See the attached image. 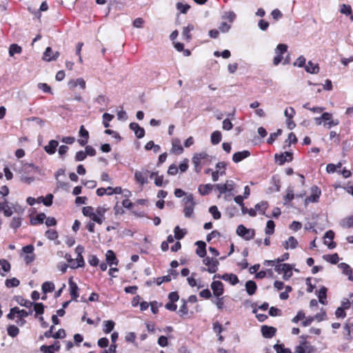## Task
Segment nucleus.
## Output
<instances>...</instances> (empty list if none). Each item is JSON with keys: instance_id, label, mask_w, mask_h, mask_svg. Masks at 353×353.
<instances>
[{"instance_id": "nucleus-1", "label": "nucleus", "mask_w": 353, "mask_h": 353, "mask_svg": "<svg viewBox=\"0 0 353 353\" xmlns=\"http://www.w3.org/2000/svg\"><path fill=\"white\" fill-rule=\"evenodd\" d=\"M307 336L302 335L300 338L302 341L300 344L295 348L296 353H313L315 351V348L306 341Z\"/></svg>"}, {"instance_id": "nucleus-2", "label": "nucleus", "mask_w": 353, "mask_h": 353, "mask_svg": "<svg viewBox=\"0 0 353 353\" xmlns=\"http://www.w3.org/2000/svg\"><path fill=\"white\" fill-rule=\"evenodd\" d=\"M274 270L278 274H283V279L288 280L292 276V266L289 263L275 265Z\"/></svg>"}, {"instance_id": "nucleus-3", "label": "nucleus", "mask_w": 353, "mask_h": 353, "mask_svg": "<svg viewBox=\"0 0 353 353\" xmlns=\"http://www.w3.org/2000/svg\"><path fill=\"white\" fill-rule=\"evenodd\" d=\"M149 174L150 170L145 168L136 170L134 175V181L139 185L143 186L148 183Z\"/></svg>"}, {"instance_id": "nucleus-4", "label": "nucleus", "mask_w": 353, "mask_h": 353, "mask_svg": "<svg viewBox=\"0 0 353 353\" xmlns=\"http://www.w3.org/2000/svg\"><path fill=\"white\" fill-rule=\"evenodd\" d=\"M185 206L183 209L185 216L187 218H190L194 214V208L196 205V203L194 201V197L192 194H190L187 196L184 199Z\"/></svg>"}, {"instance_id": "nucleus-5", "label": "nucleus", "mask_w": 353, "mask_h": 353, "mask_svg": "<svg viewBox=\"0 0 353 353\" xmlns=\"http://www.w3.org/2000/svg\"><path fill=\"white\" fill-rule=\"evenodd\" d=\"M203 263L208 266L206 270L209 273H215L218 270L219 262L217 259L206 256L203 259ZM203 270H205V268H203Z\"/></svg>"}, {"instance_id": "nucleus-6", "label": "nucleus", "mask_w": 353, "mask_h": 353, "mask_svg": "<svg viewBox=\"0 0 353 353\" xmlns=\"http://www.w3.org/2000/svg\"><path fill=\"white\" fill-rule=\"evenodd\" d=\"M236 234L244 238L245 240L249 241L254 239L255 232L254 230L246 228L243 225H239L236 228Z\"/></svg>"}, {"instance_id": "nucleus-7", "label": "nucleus", "mask_w": 353, "mask_h": 353, "mask_svg": "<svg viewBox=\"0 0 353 353\" xmlns=\"http://www.w3.org/2000/svg\"><path fill=\"white\" fill-rule=\"evenodd\" d=\"M287 50L288 46L285 44L280 43L276 46L275 50L276 55L273 59V64L274 65H277L281 62L283 59V54L287 52Z\"/></svg>"}, {"instance_id": "nucleus-8", "label": "nucleus", "mask_w": 353, "mask_h": 353, "mask_svg": "<svg viewBox=\"0 0 353 353\" xmlns=\"http://www.w3.org/2000/svg\"><path fill=\"white\" fill-rule=\"evenodd\" d=\"M321 194V190L320 188L316 185L312 186L311 188V194L305 198V203L308 204L310 203L318 202Z\"/></svg>"}, {"instance_id": "nucleus-9", "label": "nucleus", "mask_w": 353, "mask_h": 353, "mask_svg": "<svg viewBox=\"0 0 353 353\" xmlns=\"http://www.w3.org/2000/svg\"><path fill=\"white\" fill-rule=\"evenodd\" d=\"M208 155L205 152H201L198 154H195L192 157V163L195 167V170L196 172L200 170V165L202 163L203 160L208 159Z\"/></svg>"}, {"instance_id": "nucleus-10", "label": "nucleus", "mask_w": 353, "mask_h": 353, "mask_svg": "<svg viewBox=\"0 0 353 353\" xmlns=\"http://www.w3.org/2000/svg\"><path fill=\"white\" fill-rule=\"evenodd\" d=\"M211 288L213 292V294L216 297L221 296L224 292L223 284L220 281H214L211 283Z\"/></svg>"}, {"instance_id": "nucleus-11", "label": "nucleus", "mask_w": 353, "mask_h": 353, "mask_svg": "<svg viewBox=\"0 0 353 353\" xmlns=\"http://www.w3.org/2000/svg\"><path fill=\"white\" fill-rule=\"evenodd\" d=\"M261 332L264 338L271 339L275 336L276 332V328L272 326L264 325L261 326Z\"/></svg>"}, {"instance_id": "nucleus-12", "label": "nucleus", "mask_w": 353, "mask_h": 353, "mask_svg": "<svg viewBox=\"0 0 353 353\" xmlns=\"http://www.w3.org/2000/svg\"><path fill=\"white\" fill-rule=\"evenodd\" d=\"M292 160V153L290 152H285L281 154H275V161L279 165L284 164L286 161L289 162Z\"/></svg>"}, {"instance_id": "nucleus-13", "label": "nucleus", "mask_w": 353, "mask_h": 353, "mask_svg": "<svg viewBox=\"0 0 353 353\" xmlns=\"http://www.w3.org/2000/svg\"><path fill=\"white\" fill-rule=\"evenodd\" d=\"M334 238V232L332 230L326 232L324 235V243L327 245L330 249H333L336 245V243L333 241Z\"/></svg>"}, {"instance_id": "nucleus-14", "label": "nucleus", "mask_w": 353, "mask_h": 353, "mask_svg": "<svg viewBox=\"0 0 353 353\" xmlns=\"http://www.w3.org/2000/svg\"><path fill=\"white\" fill-rule=\"evenodd\" d=\"M69 290L70 294L71 296V300L77 301L79 297V288L77 284L72 280V279H69Z\"/></svg>"}, {"instance_id": "nucleus-15", "label": "nucleus", "mask_w": 353, "mask_h": 353, "mask_svg": "<svg viewBox=\"0 0 353 353\" xmlns=\"http://www.w3.org/2000/svg\"><path fill=\"white\" fill-rule=\"evenodd\" d=\"M60 55L59 52H53L50 47L46 48L43 59L46 61H52L56 60Z\"/></svg>"}, {"instance_id": "nucleus-16", "label": "nucleus", "mask_w": 353, "mask_h": 353, "mask_svg": "<svg viewBox=\"0 0 353 353\" xmlns=\"http://www.w3.org/2000/svg\"><path fill=\"white\" fill-rule=\"evenodd\" d=\"M216 188L219 191L221 194H224L227 192H232L234 189L233 182L228 181L225 183H219L215 185Z\"/></svg>"}, {"instance_id": "nucleus-17", "label": "nucleus", "mask_w": 353, "mask_h": 353, "mask_svg": "<svg viewBox=\"0 0 353 353\" xmlns=\"http://www.w3.org/2000/svg\"><path fill=\"white\" fill-rule=\"evenodd\" d=\"M79 134V136L82 138V139L78 140L79 143L81 146L85 145L89 139L88 131L84 128L83 125H81L80 127Z\"/></svg>"}, {"instance_id": "nucleus-18", "label": "nucleus", "mask_w": 353, "mask_h": 353, "mask_svg": "<svg viewBox=\"0 0 353 353\" xmlns=\"http://www.w3.org/2000/svg\"><path fill=\"white\" fill-rule=\"evenodd\" d=\"M130 128L134 131L136 137L138 139H141L145 136V130L141 127L137 123H131L130 124Z\"/></svg>"}, {"instance_id": "nucleus-19", "label": "nucleus", "mask_w": 353, "mask_h": 353, "mask_svg": "<svg viewBox=\"0 0 353 353\" xmlns=\"http://www.w3.org/2000/svg\"><path fill=\"white\" fill-rule=\"evenodd\" d=\"M171 152L176 154H181L183 152V148L181 143L180 139L176 138L172 141Z\"/></svg>"}, {"instance_id": "nucleus-20", "label": "nucleus", "mask_w": 353, "mask_h": 353, "mask_svg": "<svg viewBox=\"0 0 353 353\" xmlns=\"http://www.w3.org/2000/svg\"><path fill=\"white\" fill-rule=\"evenodd\" d=\"M194 29V26L192 23H189L187 26L183 28L182 36L187 42H190L192 39V36L190 32Z\"/></svg>"}, {"instance_id": "nucleus-21", "label": "nucleus", "mask_w": 353, "mask_h": 353, "mask_svg": "<svg viewBox=\"0 0 353 353\" xmlns=\"http://www.w3.org/2000/svg\"><path fill=\"white\" fill-rule=\"evenodd\" d=\"M339 267L341 269L343 274L348 276V279L353 281V272L350 266L345 263H341Z\"/></svg>"}, {"instance_id": "nucleus-22", "label": "nucleus", "mask_w": 353, "mask_h": 353, "mask_svg": "<svg viewBox=\"0 0 353 353\" xmlns=\"http://www.w3.org/2000/svg\"><path fill=\"white\" fill-rule=\"evenodd\" d=\"M250 152L248 150L235 152L232 156V160L235 163H239L244 159L250 157Z\"/></svg>"}, {"instance_id": "nucleus-23", "label": "nucleus", "mask_w": 353, "mask_h": 353, "mask_svg": "<svg viewBox=\"0 0 353 353\" xmlns=\"http://www.w3.org/2000/svg\"><path fill=\"white\" fill-rule=\"evenodd\" d=\"M59 145V142L56 140H50L48 144L44 147V150L48 154H53L57 150Z\"/></svg>"}, {"instance_id": "nucleus-24", "label": "nucleus", "mask_w": 353, "mask_h": 353, "mask_svg": "<svg viewBox=\"0 0 353 353\" xmlns=\"http://www.w3.org/2000/svg\"><path fill=\"white\" fill-rule=\"evenodd\" d=\"M221 279H223L225 281H228L232 285H235L239 282L238 276L236 274H232V273L231 274L225 273V274H222Z\"/></svg>"}, {"instance_id": "nucleus-25", "label": "nucleus", "mask_w": 353, "mask_h": 353, "mask_svg": "<svg viewBox=\"0 0 353 353\" xmlns=\"http://www.w3.org/2000/svg\"><path fill=\"white\" fill-rule=\"evenodd\" d=\"M196 245H197V249L196 250V254L201 258L205 257L206 255L205 243L202 241H198L196 242Z\"/></svg>"}, {"instance_id": "nucleus-26", "label": "nucleus", "mask_w": 353, "mask_h": 353, "mask_svg": "<svg viewBox=\"0 0 353 353\" xmlns=\"http://www.w3.org/2000/svg\"><path fill=\"white\" fill-rule=\"evenodd\" d=\"M213 330L218 336V340L220 343L223 342L224 340V337L221 334V333L224 330L223 325L219 322L216 321L213 323Z\"/></svg>"}, {"instance_id": "nucleus-27", "label": "nucleus", "mask_w": 353, "mask_h": 353, "mask_svg": "<svg viewBox=\"0 0 353 353\" xmlns=\"http://www.w3.org/2000/svg\"><path fill=\"white\" fill-rule=\"evenodd\" d=\"M105 259H106L107 263L110 266L113 264L117 265L119 263V261L117 260V259L116 257L115 253L111 250H108V252H106Z\"/></svg>"}, {"instance_id": "nucleus-28", "label": "nucleus", "mask_w": 353, "mask_h": 353, "mask_svg": "<svg viewBox=\"0 0 353 353\" xmlns=\"http://www.w3.org/2000/svg\"><path fill=\"white\" fill-rule=\"evenodd\" d=\"M46 219V216L44 213L41 212L37 214L34 217H31L30 220V223L32 225H37L39 224H42L44 220Z\"/></svg>"}, {"instance_id": "nucleus-29", "label": "nucleus", "mask_w": 353, "mask_h": 353, "mask_svg": "<svg viewBox=\"0 0 353 353\" xmlns=\"http://www.w3.org/2000/svg\"><path fill=\"white\" fill-rule=\"evenodd\" d=\"M305 71L310 74H317L319 72V66L318 63H314L311 61L307 62L305 66Z\"/></svg>"}, {"instance_id": "nucleus-30", "label": "nucleus", "mask_w": 353, "mask_h": 353, "mask_svg": "<svg viewBox=\"0 0 353 353\" xmlns=\"http://www.w3.org/2000/svg\"><path fill=\"white\" fill-rule=\"evenodd\" d=\"M257 289L256 283L252 280H250L245 283V290L247 293L252 296L255 294Z\"/></svg>"}, {"instance_id": "nucleus-31", "label": "nucleus", "mask_w": 353, "mask_h": 353, "mask_svg": "<svg viewBox=\"0 0 353 353\" xmlns=\"http://www.w3.org/2000/svg\"><path fill=\"white\" fill-rule=\"evenodd\" d=\"M298 245L297 240L294 236H290L287 241L283 243L285 249L288 250L289 248L294 249Z\"/></svg>"}, {"instance_id": "nucleus-32", "label": "nucleus", "mask_w": 353, "mask_h": 353, "mask_svg": "<svg viewBox=\"0 0 353 353\" xmlns=\"http://www.w3.org/2000/svg\"><path fill=\"white\" fill-rule=\"evenodd\" d=\"M213 185L210 183L200 185L198 188V191L200 194L204 196L208 195L213 189Z\"/></svg>"}, {"instance_id": "nucleus-33", "label": "nucleus", "mask_w": 353, "mask_h": 353, "mask_svg": "<svg viewBox=\"0 0 353 353\" xmlns=\"http://www.w3.org/2000/svg\"><path fill=\"white\" fill-rule=\"evenodd\" d=\"M340 225L343 228H353V215L348 216L341 221Z\"/></svg>"}, {"instance_id": "nucleus-34", "label": "nucleus", "mask_w": 353, "mask_h": 353, "mask_svg": "<svg viewBox=\"0 0 353 353\" xmlns=\"http://www.w3.org/2000/svg\"><path fill=\"white\" fill-rule=\"evenodd\" d=\"M103 331L105 334L110 333L114 328L115 323L112 320L104 321Z\"/></svg>"}, {"instance_id": "nucleus-35", "label": "nucleus", "mask_w": 353, "mask_h": 353, "mask_svg": "<svg viewBox=\"0 0 353 353\" xmlns=\"http://www.w3.org/2000/svg\"><path fill=\"white\" fill-rule=\"evenodd\" d=\"M68 85L70 88H75L79 85L83 90L85 89V81L82 78L77 79L76 80H71L69 81Z\"/></svg>"}, {"instance_id": "nucleus-36", "label": "nucleus", "mask_w": 353, "mask_h": 353, "mask_svg": "<svg viewBox=\"0 0 353 353\" xmlns=\"http://www.w3.org/2000/svg\"><path fill=\"white\" fill-rule=\"evenodd\" d=\"M323 258L324 260L332 264H336L339 261V257L337 253L325 254L323 256Z\"/></svg>"}, {"instance_id": "nucleus-37", "label": "nucleus", "mask_w": 353, "mask_h": 353, "mask_svg": "<svg viewBox=\"0 0 353 353\" xmlns=\"http://www.w3.org/2000/svg\"><path fill=\"white\" fill-rule=\"evenodd\" d=\"M327 288L324 286L321 288L318 293L319 301L321 304H326Z\"/></svg>"}, {"instance_id": "nucleus-38", "label": "nucleus", "mask_w": 353, "mask_h": 353, "mask_svg": "<svg viewBox=\"0 0 353 353\" xmlns=\"http://www.w3.org/2000/svg\"><path fill=\"white\" fill-rule=\"evenodd\" d=\"M16 301L21 306H24L27 308H30L32 305H33V303L31 302L29 300H27V299H25L23 297L21 296H16Z\"/></svg>"}, {"instance_id": "nucleus-39", "label": "nucleus", "mask_w": 353, "mask_h": 353, "mask_svg": "<svg viewBox=\"0 0 353 353\" xmlns=\"http://www.w3.org/2000/svg\"><path fill=\"white\" fill-rule=\"evenodd\" d=\"M221 133L220 131H214L211 134V143L212 145H217L221 141Z\"/></svg>"}, {"instance_id": "nucleus-40", "label": "nucleus", "mask_w": 353, "mask_h": 353, "mask_svg": "<svg viewBox=\"0 0 353 353\" xmlns=\"http://www.w3.org/2000/svg\"><path fill=\"white\" fill-rule=\"evenodd\" d=\"M41 288L45 294L52 292L54 290V284L51 281H46L42 284Z\"/></svg>"}, {"instance_id": "nucleus-41", "label": "nucleus", "mask_w": 353, "mask_h": 353, "mask_svg": "<svg viewBox=\"0 0 353 353\" xmlns=\"http://www.w3.org/2000/svg\"><path fill=\"white\" fill-rule=\"evenodd\" d=\"M22 52V48L16 43H12L9 47V54L13 57L15 54H20Z\"/></svg>"}, {"instance_id": "nucleus-42", "label": "nucleus", "mask_w": 353, "mask_h": 353, "mask_svg": "<svg viewBox=\"0 0 353 353\" xmlns=\"http://www.w3.org/2000/svg\"><path fill=\"white\" fill-rule=\"evenodd\" d=\"M53 195L48 194L45 198L40 196L38 198L39 202H42L46 206H50L52 204Z\"/></svg>"}, {"instance_id": "nucleus-43", "label": "nucleus", "mask_w": 353, "mask_h": 353, "mask_svg": "<svg viewBox=\"0 0 353 353\" xmlns=\"http://www.w3.org/2000/svg\"><path fill=\"white\" fill-rule=\"evenodd\" d=\"M268 208V201H261L255 205L256 210L259 211V212L261 214H265V210Z\"/></svg>"}, {"instance_id": "nucleus-44", "label": "nucleus", "mask_w": 353, "mask_h": 353, "mask_svg": "<svg viewBox=\"0 0 353 353\" xmlns=\"http://www.w3.org/2000/svg\"><path fill=\"white\" fill-rule=\"evenodd\" d=\"M32 311L30 310L29 312H27L25 310H20L17 307V319H19V321L23 320V323H26V321L24 320V318L28 316L30 314H32Z\"/></svg>"}, {"instance_id": "nucleus-45", "label": "nucleus", "mask_w": 353, "mask_h": 353, "mask_svg": "<svg viewBox=\"0 0 353 353\" xmlns=\"http://www.w3.org/2000/svg\"><path fill=\"white\" fill-rule=\"evenodd\" d=\"M174 238H176L177 240L182 239L186 234V231L185 230L180 229L179 225L174 228Z\"/></svg>"}, {"instance_id": "nucleus-46", "label": "nucleus", "mask_w": 353, "mask_h": 353, "mask_svg": "<svg viewBox=\"0 0 353 353\" xmlns=\"http://www.w3.org/2000/svg\"><path fill=\"white\" fill-rule=\"evenodd\" d=\"M85 265L84 259L82 256V254L77 255L76 259V262H74L73 264H71L72 268H78L83 267Z\"/></svg>"}, {"instance_id": "nucleus-47", "label": "nucleus", "mask_w": 353, "mask_h": 353, "mask_svg": "<svg viewBox=\"0 0 353 353\" xmlns=\"http://www.w3.org/2000/svg\"><path fill=\"white\" fill-rule=\"evenodd\" d=\"M8 334L11 337L17 336L19 333V329L14 325H10L7 328Z\"/></svg>"}, {"instance_id": "nucleus-48", "label": "nucleus", "mask_w": 353, "mask_h": 353, "mask_svg": "<svg viewBox=\"0 0 353 353\" xmlns=\"http://www.w3.org/2000/svg\"><path fill=\"white\" fill-rule=\"evenodd\" d=\"M5 284L7 288H14L19 285L20 281L17 278H12L6 279Z\"/></svg>"}, {"instance_id": "nucleus-49", "label": "nucleus", "mask_w": 353, "mask_h": 353, "mask_svg": "<svg viewBox=\"0 0 353 353\" xmlns=\"http://www.w3.org/2000/svg\"><path fill=\"white\" fill-rule=\"evenodd\" d=\"M21 225V219L20 217H13L10 224V228L16 230L19 228Z\"/></svg>"}, {"instance_id": "nucleus-50", "label": "nucleus", "mask_w": 353, "mask_h": 353, "mask_svg": "<svg viewBox=\"0 0 353 353\" xmlns=\"http://www.w3.org/2000/svg\"><path fill=\"white\" fill-rule=\"evenodd\" d=\"M286 192L287 194L284 196L285 204L290 203L294 199V194L292 188H288Z\"/></svg>"}, {"instance_id": "nucleus-51", "label": "nucleus", "mask_w": 353, "mask_h": 353, "mask_svg": "<svg viewBox=\"0 0 353 353\" xmlns=\"http://www.w3.org/2000/svg\"><path fill=\"white\" fill-rule=\"evenodd\" d=\"M209 212L212 214L213 218L216 220L221 219V214L219 211L216 205H212L209 208Z\"/></svg>"}, {"instance_id": "nucleus-52", "label": "nucleus", "mask_w": 353, "mask_h": 353, "mask_svg": "<svg viewBox=\"0 0 353 353\" xmlns=\"http://www.w3.org/2000/svg\"><path fill=\"white\" fill-rule=\"evenodd\" d=\"M275 223L272 220L268 221L266 223L265 233L272 235L274 232Z\"/></svg>"}, {"instance_id": "nucleus-53", "label": "nucleus", "mask_w": 353, "mask_h": 353, "mask_svg": "<svg viewBox=\"0 0 353 353\" xmlns=\"http://www.w3.org/2000/svg\"><path fill=\"white\" fill-rule=\"evenodd\" d=\"M32 305H34V310L36 313L35 316L44 313V305L42 303H35Z\"/></svg>"}, {"instance_id": "nucleus-54", "label": "nucleus", "mask_w": 353, "mask_h": 353, "mask_svg": "<svg viewBox=\"0 0 353 353\" xmlns=\"http://www.w3.org/2000/svg\"><path fill=\"white\" fill-rule=\"evenodd\" d=\"M274 349L276 353H292L289 348H285L283 344H275Z\"/></svg>"}, {"instance_id": "nucleus-55", "label": "nucleus", "mask_w": 353, "mask_h": 353, "mask_svg": "<svg viewBox=\"0 0 353 353\" xmlns=\"http://www.w3.org/2000/svg\"><path fill=\"white\" fill-rule=\"evenodd\" d=\"M45 234L46 236L50 240H55L59 237L57 231L52 229L48 230Z\"/></svg>"}, {"instance_id": "nucleus-56", "label": "nucleus", "mask_w": 353, "mask_h": 353, "mask_svg": "<svg viewBox=\"0 0 353 353\" xmlns=\"http://www.w3.org/2000/svg\"><path fill=\"white\" fill-rule=\"evenodd\" d=\"M114 119V115L110 114L109 113H104L103 114V124L105 128L110 127L109 122L111 121Z\"/></svg>"}, {"instance_id": "nucleus-57", "label": "nucleus", "mask_w": 353, "mask_h": 353, "mask_svg": "<svg viewBox=\"0 0 353 353\" xmlns=\"http://www.w3.org/2000/svg\"><path fill=\"white\" fill-rule=\"evenodd\" d=\"M281 133L282 130L281 129H278L276 132L271 133L267 140V143L268 144H272L277 137L281 134Z\"/></svg>"}, {"instance_id": "nucleus-58", "label": "nucleus", "mask_w": 353, "mask_h": 353, "mask_svg": "<svg viewBox=\"0 0 353 353\" xmlns=\"http://www.w3.org/2000/svg\"><path fill=\"white\" fill-rule=\"evenodd\" d=\"M10 263L6 259H0V270L4 272H8L10 270Z\"/></svg>"}, {"instance_id": "nucleus-59", "label": "nucleus", "mask_w": 353, "mask_h": 353, "mask_svg": "<svg viewBox=\"0 0 353 353\" xmlns=\"http://www.w3.org/2000/svg\"><path fill=\"white\" fill-rule=\"evenodd\" d=\"M176 8L180 12V13L185 14L190 10V6L179 2L176 3Z\"/></svg>"}, {"instance_id": "nucleus-60", "label": "nucleus", "mask_w": 353, "mask_h": 353, "mask_svg": "<svg viewBox=\"0 0 353 353\" xmlns=\"http://www.w3.org/2000/svg\"><path fill=\"white\" fill-rule=\"evenodd\" d=\"M340 12L345 15H350L352 14V8L350 5L342 4L341 6Z\"/></svg>"}, {"instance_id": "nucleus-61", "label": "nucleus", "mask_w": 353, "mask_h": 353, "mask_svg": "<svg viewBox=\"0 0 353 353\" xmlns=\"http://www.w3.org/2000/svg\"><path fill=\"white\" fill-rule=\"evenodd\" d=\"M37 86L39 89L41 90L45 93H52L50 86L46 83H39Z\"/></svg>"}, {"instance_id": "nucleus-62", "label": "nucleus", "mask_w": 353, "mask_h": 353, "mask_svg": "<svg viewBox=\"0 0 353 353\" xmlns=\"http://www.w3.org/2000/svg\"><path fill=\"white\" fill-rule=\"evenodd\" d=\"M298 141V139L296 138V134L294 132H290L288 134V139L285 141V142L288 143V145H290L291 144H295Z\"/></svg>"}, {"instance_id": "nucleus-63", "label": "nucleus", "mask_w": 353, "mask_h": 353, "mask_svg": "<svg viewBox=\"0 0 353 353\" xmlns=\"http://www.w3.org/2000/svg\"><path fill=\"white\" fill-rule=\"evenodd\" d=\"M40 350L43 353H55V350L54 349V346L52 345H43L40 347Z\"/></svg>"}, {"instance_id": "nucleus-64", "label": "nucleus", "mask_w": 353, "mask_h": 353, "mask_svg": "<svg viewBox=\"0 0 353 353\" xmlns=\"http://www.w3.org/2000/svg\"><path fill=\"white\" fill-rule=\"evenodd\" d=\"M86 157V153L83 150H80L76 153L74 159L76 161H81L85 160Z\"/></svg>"}]
</instances>
